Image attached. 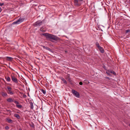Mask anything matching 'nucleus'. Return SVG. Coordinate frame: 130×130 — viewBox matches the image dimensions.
I'll return each mask as SVG.
<instances>
[{"instance_id":"19","label":"nucleus","mask_w":130,"mask_h":130,"mask_svg":"<svg viewBox=\"0 0 130 130\" xmlns=\"http://www.w3.org/2000/svg\"><path fill=\"white\" fill-rule=\"evenodd\" d=\"M96 45L97 47H98V48H99V47H100L101 46L99 45V43L98 42H96Z\"/></svg>"},{"instance_id":"26","label":"nucleus","mask_w":130,"mask_h":130,"mask_svg":"<svg viewBox=\"0 0 130 130\" xmlns=\"http://www.w3.org/2000/svg\"><path fill=\"white\" fill-rule=\"evenodd\" d=\"M79 84L80 85H83V83L82 82H80L79 83Z\"/></svg>"},{"instance_id":"23","label":"nucleus","mask_w":130,"mask_h":130,"mask_svg":"<svg viewBox=\"0 0 130 130\" xmlns=\"http://www.w3.org/2000/svg\"><path fill=\"white\" fill-rule=\"evenodd\" d=\"M13 102L15 104H19V102L17 101H13Z\"/></svg>"},{"instance_id":"6","label":"nucleus","mask_w":130,"mask_h":130,"mask_svg":"<svg viewBox=\"0 0 130 130\" xmlns=\"http://www.w3.org/2000/svg\"><path fill=\"white\" fill-rule=\"evenodd\" d=\"M23 19L21 18H20L19 20H17L16 21L13 22L12 23V24H19L22 22H23Z\"/></svg>"},{"instance_id":"9","label":"nucleus","mask_w":130,"mask_h":130,"mask_svg":"<svg viewBox=\"0 0 130 130\" xmlns=\"http://www.w3.org/2000/svg\"><path fill=\"white\" fill-rule=\"evenodd\" d=\"M7 101L8 102H13V100L11 98H9L7 99Z\"/></svg>"},{"instance_id":"30","label":"nucleus","mask_w":130,"mask_h":130,"mask_svg":"<svg viewBox=\"0 0 130 130\" xmlns=\"http://www.w3.org/2000/svg\"><path fill=\"white\" fill-rule=\"evenodd\" d=\"M19 130H22V129L21 128H20L19 129Z\"/></svg>"},{"instance_id":"20","label":"nucleus","mask_w":130,"mask_h":130,"mask_svg":"<svg viewBox=\"0 0 130 130\" xmlns=\"http://www.w3.org/2000/svg\"><path fill=\"white\" fill-rule=\"evenodd\" d=\"M30 105L31 106V109H32L33 108L34 106L33 104L31 102L30 103Z\"/></svg>"},{"instance_id":"24","label":"nucleus","mask_w":130,"mask_h":130,"mask_svg":"<svg viewBox=\"0 0 130 130\" xmlns=\"http://www.w3.org/2000/svg\"><path fill=\"white\" fill-rule=\"evenodd\" d=\"M109 72H108V71L107 72H106V73H107V74L108 75H109V76H110V74L109 73Z\"/></svg>"},{"instance_id":"27","label":"nucleus","mask_w":130,"mask_h":130,"mask_svg":"<svg viewBox=\"0 0 130 130\" xmlns=\"http://www.w3.org/2000/svg\"><path fill=\"white\" fill-rule=\"evenodd\" d=\"M130 31V30H126V32H128Z\"/></svg>"},{"instance_id":"21","label":"nucleus","mask_w":130,"mask_h":130,"mask_svg":"<svg viewBox=\"0 0 130 130\" xmlns=\"http://www.w3.org/2000/svg\"><path fill=\"white\" fill-rule=\"evenodd\" d=\"M41 91L44 94H45L46 92L45 90L42 89L41 90Z\"/></svg>"},{"instance_id":"2","label":"nucleus","mask_w":130,"mask_h":130,"mask_svg":"<svg viewBox=\"0 0 130 130\" xmlns=\"http://www.w3.org/2000/svg\"><path fill=\"white\" fill-rule=\"evenodd\" d=\"M11 80L13 82L17 84L18 83V80L17 78L14 76V74H11Z\"/></svg>"},{"instance_id":"11","label":"nucleus","mask_w":130,"mask_h":130,"mask_svg":"<svg viewBox=\"0 0 130 130\" xmlns=\"http://www.w3.org/2000/svg\"><path fill=\"white\" fill-rule=\"evenodd\" d=\"M5 79L7 82H10L11 81V79L9 76H8L7 77H6Z\"/></svg>"},{"instance_id":"5","label":"nucleus","mask_w":130,"mask_h":130,"mask_svg":"<svg viewBox=\"0 0 130 130\" xmlns=\"http://www.w3.org/2000/svg\"><path fill=\"white\" fill-rule=\"evenodd\" d=\"M74 3L75 6H79L80 5V2L82 1L83 0H74Z\"/></svg>"},{"instance_id":"13","label":"nucleus","mask_w":130,"mask_h":130,"mask_svg":"<svg viewBox=\"0 0 130 130\" xmlns=\"http://www.w3.org/2000/svg\"><path fill=\"white\" fill-rule=\"evenodd\" d=\"M12 59V58L11 57H7V60L9 61H11Z\"/></svg>"},{"instance_id":"7","label":"nucleus","mask_w":130,"mask_h":130,"mask_svg":"<svg viewBox=\"0 0 130 130\" xmlns=\"http://www.w3.org/2000/svg\"><path fill=\"white\" fill-rule=\"evenodd\" d=\"M42 22L41 21H38L34 24V25L36 27L39 26L42 24Z\"/></svg>"},{"instance_id":"17","label":"nucleus","mask_w":130,"mask_h":130,"mask_svg":"<svg viewBox=\"0 0 130 130\" xmlns=\"http://www.w3.org/2000/svg\"><path fill=\"white\" fill-rule=\"evenodd\" d=\"M108 72H109V73H112L114 75L115 74V72L114 71H110V70H109L108 71Z\"/></svg>"},{"instance_id":"14","label":"nucleus","mask_w":130,"mask_h":130,"mask_svg":"<svg viewBox=\"0 0 130 130\" xmlns=\"http://www.w3.org/2000/svg\"><path fill=\"white\" fill-rule=\"evenodd\" d=\"M16 106L19 108H21L22 107V105H16Z\"/></svg>"},{"instance_id":"12","label":"nucleus","mask_w":130,"mask_h":130,"mask_svg":"<svg viewBox=\"0 0 130 130\" xmlns=\"http://www.w3.org/2000/svg\"><path fill=\"white\" fill-rule=\"evenodd\" d=\"M2 95L3 96H7L8 95L7 94L6 92H2Z\"/></svg>"},{"instance_id":"31","label":"nucleus","mask_w":130,"mask_h":130,"mask_svg":"<svg viewBox=\"0 0 130 130\" xmlns=\"http://www.w3.org/2000/svg\"><path fill=\"white\" fill-rule=\"evenodd\" d=\"M129 126H130V124H129Z\"/></svg>"},{"instance_id":"15","label":"nucleus","mask_w":130,"mask_h":130,"mask_svg":"<svg viewBox=\"0 0 130 130\" xmlns=\"http://www.w3.org/2000/svg\"><path fill=\"white\" fill-rule=\"evenodd\" d=\"M40 30L42 32H45V29L43 28H40Z\"/></svg>"},{"instance_id":"1","label":"nucleus","mask_w":130,"mask_h":130,"mask_svg":"<svg viewBox=\"0 0 130 130\" xmlns=\"http://www.w3.org/2000/svg\"><path fill=\"white\" fill-rule=\"evenodd\" d=\"M42 35L45 36L46 38L47 39H51L55 41H57L59 40V38L58 37L52 34L47 33H44Z\"/></svg>"},{"instance_id":"18","label":"nucleus","mask_w":130,"mask_h":130,"mask_svg":"<svg viewBox=\"0 0 130 130\" xmlns=\"http://www.w3.org/2000/svg\"><path fill=\"white\" fill-rule=\"evenodd\" d=\"M8 122L9 123H11L12 122V120L11 119H7Z\"/></svg>"},{"instance_id":"29","label":"nucleus","mask_w":130,"mask_h":130,"mask_svg":"<svg viewBox=\"0 0 130 130\" xmlns=\"http://www.w3.org/2000/svg\"><path fill=\"white\" fill-rule=\"evenodd\" d=\"M23 96L24 97V98H26V96L25 95H23Z\"/></svg>"},{"instance_id":"16","label":"nucleus","mask_w":130,"mask_h":130,"mask_svg":"<svg viewBox=\"0 0 130 130\" xmlns=\"http://www.w3.org/2000/svg\"><path fill=\"white\" fill-rule=\"evenodd\" d=\"M61 80L63 83L66 84H67V81L65 80V79L64 78H62L61 79Z\"/></svg>"},{"instance_id":"10","label":"nucleus","mask_w":130,"mask_h":130,"mask_svg":"<svg viewBox=\"0 0 130 130\" xmlns=\"http://www.w3.org/2000/svg\"><path fill=\"white\" fill-rule=\"evenodd\" d=\"M14 116L18 119H19L20 118L19 115L17 114H14Z\"/></svg>"},{"instance_id":"4","label":"nucleus","mask_w":130,"mask_h":130,"mask_svg":"<svg viewBox=\"0 0 130 130\" xmlns=\"http://www.w3.org/2000/svg\"><path fill=\"white\" fill-rule=\"evenodd\" d=\"M72 94L76 97L77 98H79V94L77 91L73 89L72 90Z\"/></svg>"},{"instance_id":"3","label":"nucleus","mask_w":130,"mask_h":130,"mask_svg":"<svg viewBox=\"0 0 130 130\" xmlns=\"http://www.w3.org/2000/svg\"><path fill=\"white\" fill-rule=\"evenodd\" d=\"M7 91L8 94L11 95L14 94V93L12 91V90L11 87L8 86L7 87Z\"/></svg>"},{"instance_id":"28","label":"nucleus","mask_w":130,"mask_h":130,"mask_svg":"<svg viewBox=\"0 0 130 130\" xmlns=\"http://www.w3.org/2000/svg\"><path fill=\"white\" fill-rule=\"evenodd\" d=\"M4 4L3 3H2V4H1L0 3V6H3Z\"/></svg>"},{"instance_id":"22","label":"nucleus","mask_w":130,"mask_h":130,"mask_svg":"<svg viewBox=\"0 0 130 130\" xmlns=\"http://www.w3.org/2000/svg\"><path fill=\"white\" fill-rule=\"evenodd\" d=\"M5 129L6 130H8L9 129V127L8 126H6L5 127Z\"/></svg>"},{"instance_id":"8","label":"nucleus","mask_w":130,"mask_h":130,"mask_svg":"<svg viewBox=\"0 0 130 130\" xmlns=\"http://www.w3.org/2000/svg\"><path fill=\"white\" fill-rule=\"evenodd\" d=\"M98 48L102 53H103L104 52V50L102 47L100 46Z\"/></svg>"},{"instance_id":"25","label":"nucleus","mask_w":130,"mask_h":130,"mask_svg":"<svg viewBox=\"0 0 130 130\" xmlns=\"http://www.w3.org/2000/svg\"><path fill=\"white\" fill-rule=\"evenodd\" d=\"M46 49L47 50H48L49 51H50L51 50V49L50 48L48 47H46Z\"/></svg>"}]
</instances>
